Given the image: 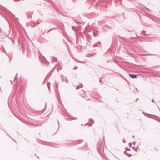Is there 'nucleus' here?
Returning <instances> with one entry per match:
<instances>
[{
	"label": "nucleus",
	"mask_w": 160,
	"mask_h": 160,
	"mask_svg": "<svg viewBox=\"0 0 160 160\" xmlns=\"http://www.w3.org/2000/svg\"><path fill=\"white\" fill-rule=\"evenodd\" d=\"M17 78H18V76L17 75L15 76L14 79H15V80L16 79H17Z\"/></svg>",
	"instance_id": "20e7f679"
},
{
	"label": "nucleus",
	"mask_w": 160,
	"mask_h": 160,
	"mask_svg": "<svg viewBox=\"0 0 160 160\" xmlns=\"http://www.w3.org/2000/svg\"><path fill=\"white\" fill-rule=\"evenodd\" d=\"M48 78V77H47L46 78L45 80H46Z\"/></svg>",
	"instance_id": "1a4fd4ad"
},
{
	"label": "nucleus",
	"mask_w": 160,
	"mask_h": 160,
	"mask_svg": "<svg viewBox=\"0 0 160 160\" xmlns=\"http://www.w3.org/2000/svg\"><path fill=\"white\" fill-rule=\"evenodd\" d=\"M154 100H152V102H154Z\"/></svg>",
	"instance_id": "9d476101"
},
{
	"label": "nucleus",
	"mask_w": 160,
	"mask_h": 160,
	"mask_svg": "<svg viewBox=\"0 0 160 160\" xmlns=\"http://www.w3.org/2000/svg\"><path fill=\"white\" fill-rule=\"evenodd\" d=\"M123 142L124 143H125L126 142V141H125V140L124 139L123 140Z\"/></svg>",
	"instance_id": "423d86ee"
},
{
	"label": "nucleus",
	"mask_w": 160,
	"mask_h": 160,
	"mask_svg": "<svg viewBox=\"0 0 160 160\" xmlns=\"http://www.w3.org/2000/svg\"><path fill=\"white\" fill-rule=\"evenodd\" d=\"M93 47H96V46H95V45H93Z\"/></svg>",
	"instance_id": "9b49d317"
},
{
	"label": "nucleus",
	"mask_w": 160,
	"mask_h": 160,
	"mask_svg": "<svg viewBox=\"0 0 160 160\" xmlns=\"http://www.w3.org/2000/svg\"><path fill=\"white\" fill-rule=\"evenodd\" d=\"M100 82H101V80H100Z\"/></svg>",
	"instance_id": "ddd939ff"
},
{
	"label": "nucleus",
	"mask_w": 160,
	"mask_h": 160,
	"mask_svg": "<svg viewBox=\"0 0 160 160\" xmlns=\"http://www.w3.org/2000/svg\"><path fill=\"white\" fill-rule=\"evenodd\" d=\"M15 2H17V1H19V0H15Z\"/></svg>",
	"instance_id": "6e6552de"
},
{
	"label": "nucleus",
	"mask_w": 160,
	"mask_h": 160,
	"mask_svg": "<svg viewBox=\"0 0 160 160\" xmlns=\"http://www.w3.org/2000/svg\"><path fill=\"white\" fill-rule=\"evenodd\" d=\"M129 75L130 77H131L132 78H137V75L135 74H130Z\"/></svg>",
	"instance_id": "f257e3e1"
},
{
	"label": "nucleus",
	"mask_w": 160,
	"mask_h": 160,
	"mask_svg": "<svg viewBox=\"0 0 160 160\" xmlns=\"http://www.w3.org/2000/svg\"><path fill=\"white\" fill-rule=\"evenodd\" d=\"M45 63L46 64V66H49V62H48L47 61H46L45 62Z\"/></svg>",
	"instance_id": "f03ea898"
},
{
	"label": "nucleus",
	"mask_w": 160,
	"mask_h": 160,
	"mask_svg": "<svg viewBox=\"0 0 160 160\" xmlns=\"http://www.w3.org/2000/svg\"><path fill=\"white\" fill-rule=\"evenodd\" d=\"M50 31V30H49L48 31V32H49Z\"/></svg>",
	"instance_id": "f8f14e48"
},
{
	"label": "nucleus",
	"mask_w": 160,
	"mask_h": 160,
	"mask_svg": "<svg viewBox=\"0 0 160 160\" xmlns=\"http://www.w3.org/2000/svg\"><path fill=\"white\" fill-rule=\"evenodd\" d=\"M78 68V67H76L75 68H74V69H77Z\"/></svg>",
	"instance_id": "0eeeda50"
},
{
	"label": "nucleus",
	"mask_w": 160,
	"mask_h": 160,
	"mask_svg": "<svg viewBox=\"0 0 160 160\" xmlns=\"http://www.w3.org/2000/svg\"><path fill=\"white\" fill-rule=\"evenodd\" d=\"M80 88L79 87V86H77L76 88V89L78 90V89H79Z\"/></svg>",
	"instance_id": "39448f33"
},
{
	"label": "nucleus",
	"mask_w": 160,
	"mask_h": 160,
	"mask_svg": "<svg viewBox=\"0 0 160 160\" xmlns=\"http://www.w3.org/2000/svg\"><path fill=\"white\" fill-rule=\"evenodd\" d=\"M48 89H50V85L49 84V83H50L49 82H48Z\"/></svg>",
	"instance_id": "7ed1b4c3"
}]
</instances>
